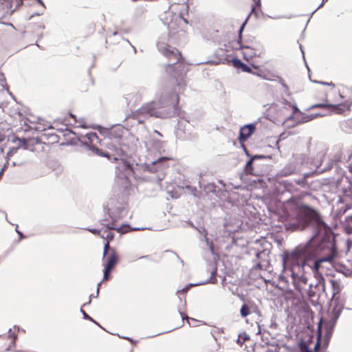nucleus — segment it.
Returning <instances> with one entry per match:
<instances>
[{
	"mask_svg": "<svg viewBox=\"0 0 352 352\" xmlns=\"http://www.w3.org/2000/svg\"><path fill=\"white\" fill-rule=\"evenodd\" d=\"M345 300L344 298L338 296L333 298L330 305L329 312V320L321 319L318 327L317 342L314 349L317 351L320 344L327 345L331 336L334 325L344 309Z\"/></svg>",
	"mask_w": 352,
	"mask_h": 352,
	"instance_id": "f257e3e1",
	"label": "nucleus"
},
{
	"mask_svg": "<svg viewBox=\"0 0 352 352\" xmlns=\"http://www.w3.org/2000/svg\"><path fill=\"white\" fill-rule=\"evenodd\" d=\"M268 111L272 116L274 114L276 119L281 118L288 112H292V118L300 122H309L319 116L318 114L305 115L296 105L287 101V99L278 98L270 106Z\"/></svg>",
	"mask_w": 352,
	"mask_h": 352,
	"instance_id": "f03ea898",
	"label": "nucleus"
},
{
	"mask_svg": "<svg viewBox=\"0 0 352 352\" xmlns=\"http://www.w3.org/2000/svg\"><path fill=\"white\" fill-rule=\"evenodd\" d=\"M188 14V7L186 5H182L175 12L166 13L164 23L166 24L169 35L177 39L185 34L186 29L188 26V21L185 15Z\"/></svg>",
	"mask_w": 352,
	"mask_h": 352,
	"instance_id": "7ed1b4c3",
	"label": "nucleus"
},
{
	"mask_svg": "<svg viewBox=\"0 0 352 352\" xmlns=\"http://www.w3.org/2000/svg\"><path fill=\"white\" fill-rule=\"evenodd\" d=\"M314 256L315 255L312 248L310 245H307L295 250L285 259V262H290L292 273H294L296 270L299 272H302L307 262L312 259Z\"/></svg>",
	"mask_w": 352,
	"mask_h": 352,
	"instance_id": "20e7f679",
	"label": "nucleus"
},
{
	"mask_svg": "<svg viewBox=\"0 0 352 352\" xmlns=\"http://www.w3.org/2000/svg\"><path fill=\"white\" fill-rule=\"evenodd\" d=\"M343 98V96L339 93L338 94L337 98L333 100L334 104H316L313 106V107H327L331 109V112H334L336 113H342L346 110L349 109V104L347 102H341V100Z\"/></svg>",
	"mask_w": 352,
	"mask_h": 352,
	"instance_id": "39448f33",
	"label": "nucleus"
},
{
	"mask_svg": "<svg viewBox=\"0 0 352 352\" xmlns=\"http://www.w3.org/2000/svg\"><path fill=\"white\" fill-rule=\"evenodd\" d=\"M157 47L162 54L167 56L170 60H173V62L179 60L180 53L175 48L160 42L158 43Z\"/></svg>",
	"mask_w": 352,
	"mask_h": 352,
	"instance_id": "423d86ee",
	"label": "nucleus"
},
{
	"mask_svg": "<svg viewBox=\"0 0 352 352\" xmlns=\"http://www.w3.org/2000/svg\"><path fill=\"white\" fill-rule=\"evenodd\" d=\"M21 4L22 0H0V8L8 14H11Z\"/></svg>",
	"mask_w": 352,
	"mask_h": 352,
	"instance_id": "0eeeda50",
	"label": "nucleus"
},
{
	"mask_svg": "<svg viewBox=\"0 0 352 352\" xmlns=\"http://www.w3.org/2000/svg\"><path fill=\"white\" fill-rule=\"evenodd\" d=\"M118 261V256L115 250H112L109 257L107 259V263L104 270L103 280H107L110 278L109 273Z\"/></svg>",
	"mask_w": 352,
	"mask_h": 352,
	"instance_id": "6e6552de",
	"label": "nucleus"
},
{
	"mask_svg": "<svg viewBox=\"0 0 352 352\" xmlns=\"http://www.w3.org/2000/svg\"><path fill=\"white\" fill-rule=\"evenodd\" d=\"M80 140L87 146H94V145L98 142V137L96 133L89 132L85 135L81 134Z\"/></svg>",
	"mask_w": 352,
	"mask_h": 352,
	"instance_id": "1a4fd4ad",
	"label": "nucleus"
},
{
	"mask_svg": "<svg viewBox=\"0 0 352 352\" xmlns=\"http://www.w3.org/2000/svg\"><path fill=\"white\" fill-rule=\"evenodd\" d=\"M255 130V125L252 124L245 125L241 128L239 140L241 142L245 141L253 133Z\"/></svg>",
	"mask_w": 352,
	"mask_h": 352,
	"instance_id": "9d476101",
	"label": "nucleus"
},
{
	"mask_svg": "<svg viewBox=\"0 0 352 352\" xmlns=\"http://www.w3.org/2000/svg\"><path fill=\"white\" fill-rule=\"evenodd\" d=\"M158 105V104L155 102H151L150 104H147L146 105L142 107L141 109L142 113H148L151 116H155L157 117H164V116H162L158 112L154 111V109Z\"/></svg>",
	"mask_w": 352,
	"mask_h": 352,
	"instance_id": "9b49d317",
	"label": "nucleus"
},
{
	"mask_svg": "<svg viewBox=\"0 0 352 352\" xmlns=\"http://www.w3.org/2000/svg\"><path fill=\"white\" fill-rule=\"evenodd\" d=\"M241 50L243 58L247 60L257 56L256 51L250 47H242Z\"/></svg>",
	"mask_w": 352,
	"mask_h": 352,
	"instance_id": "f8f14e48",
	"label": "nucleus"
},
{
	"mask_svg": "<svg viewBox=\"0 0 352 352\" xmlns=\"http://www.w3.org/2000/svg\"><path fill=\"white\" fill-rule=\"evenodd\" d=\"M253 67L256 69L257 71L255 72H253L252 71V74L256 75L257 76H259L265 80H271L272 77H274V75L270 74V72H267L265 70L261 69L258 68V66L253 65Z\"/></svg>",
	"mask_w": 352,
	"mask_h": 352,
	"instance_id": "ddd939ff",
	"label": "nucleus"
},
{
	"mask_svg": "<svg viewBox=\"0 0 352 352\" xmlns=\"http://www.w3.org/2000/svg\"><path fill=\"white\" fill-rule=\"evenodd\" d=\"M232 65L235 68L241 69V71L248 73H252V69L241 62L239 59L235 58L232 60Z\"/></svg>",
	"mask_w": 352,
	"mask_h": 352,
	"instance_id": "4468645a",
	"label": "nucleus"
},
{
	"mask_svg": "<svg viewBox=\"0 0 352 352\" xmlns=\"http://www.w3.org/2000/svg\"><path fill=\"white\" fill-rule=\"evenodd\" d=\"M333 259V255L330 254V255L324 256L320 259L317 260L314 263V270L316 272H318L319 270V269L321 267V265L322 263H324V262L331 263Z\"/></svg>",
	"mask_w": 352,
	"mask_h": 352,
	"instance_id": "2eb2a0df",
	"label": "nucleus"
},
{
	"mask_svg": "<svg viewBox=\"0 0 352 352\" xmlns=\"http://www.w3.org/2000/svg\"><path fill=\"white\" fill-rule=\"evenodd\" d=\"M125 131L126 130L123 127L120 126H117L114 129H113L111 133L113 134L118 132L117 136L120 137L125 133Z\"/></svg>",
	"mask_w": 352,
	"mask_h": 352,
	"instance_id": "dca6fc26",
	"label": "nucleus"
},
{
	"mask_svg": "<svg viewBox=\"0 0 352 352\" xmlns=\"http://www.w3.org/2000/svg\"><path fill=\"white\" fill-rule=\"evenodd\" d=\"M240 314L242 317H246L250 314V309L247 305L244 304L240 310Z\"/></svg>",
	"mask_w": 352,
	"mask_h": 352,
	"instance_id": "f3484780",
	"label": "nucleus"
},
{
	"mask_svg": "<svg viewBox=\"0 0 352 352\" xmlns=\"http://www.w3.org/2000/svg\"><path fill=\"white\" fill-rule=\"evenodd\" d=\"M187 321H188L189 325H191V326H197V325H198V323H201V321L196 320L193 318H187Z\"/></svg>",
	"mask_w": 352,
	"mask_h": 352,
	"instance_id": "a211bd4d",
	"label": "nucleus"
},
{
	"mask_svg": "<svg viewBox=\"0 0 352 352\" xmlns=\"http://www.w3.org/2000/svg\"><path fill=\"white\" fill-rule=\"evenodd\" d=\"M204 283H194V284H189L188 285L186 286L184 288L182 289V292H186L188 291V289L192 287V286H196V285H202L204 284Z\"/></svg>",
	"mask_w": 352,
	"mask_h": 352,
	"instance_id": "6ab92c4d",
	"label": "nucleus"
},
{
	"mask_svg": "<svg viewBox=\"0 0 352 352\" xmlns=\"http://www.w3.org/2000/svg\"><path fill=\"white\" fill-rule=\"evenodd\" d=\"M42 7V9L41 10L36 13V15H41V14H43L44 13V11H45V4L43 3V1L42 0H36Z\"/></svg>",
	"mask_w": 352,
	"mask_h": 352,
	"instance_id": "aec40b11",
	"label": "nucleus"
},
{
	"mask_svg": "<svg viewBox=\"0 0 352 352\" xmlns=\"http://www.w3.org/2000/svg\"><path fill=\"white\" fill-rule=\"evenodd\" d=\"M255 5L252 6V13L255 12L256 6H261V0H254Z\"/></svg>",
	"mask_w": 352,
	"mask_h": 352,
	"instance_id": "412c9836",
	"label": "nucleus"
},
{
	"mask_svg": "<svg viewBox=\"0 0 352 352\" xmlns=\"http://www.w3.org/2000/svg\"><path fill=\"white\" fill-rule=\"evenodd\" d=\"M109 248V242L107 241V243L104 244V246L103 256H105V255L107 254Z\"/></svg>",
	"mask_w": 352,
	"mask_h": 352,
	"instance_id": "4be33fe9",
	"label": "nucleus"
},
{
	"mask_svg": "<svg viewBox=\"0 0 352 352\" xmlns=\"http://www.w3.org/2000/svg\"><path fill=\"white\" fill-rule=\"evenodd\" d=\"M14 142L16 143L18 146H21L24 145V144H25V142L23 140L19 139V138H16V140H14Z\"/></svg>",
	"mask_w": 352,
	"mask_h": 352,
	"instance_id": "5701e85b",
	"label": "nucleus"
},
{
	"mask_svg": "<svg viewBox=\"0 0 352 352\" xmlns=\"http://www.w3.org/2000/svg\"><path fill=\"white\" fill-rule=\"evenodd\" d=\"M113 234H112L111 232H109L107 234L106 236H105V239H107V241H109H109L112 240V239H113Z\"/></svg>",
	"mask_w": 352,
	"mask_h": 352,
	"instance_id": "b1692460",
	"label": "nucleus"
},
{
	"mask_svg": "<svg viewBox=\"0 0 352 352\" xmlns=\"http://www.w3.org/2000/svg\"><path fill=\"white\" fill-rule=\"evenodd\" d=\"M80 311L82 314L84 318L91 320V318L85 313L84 310L81 309Z\"/></svg>",
	"mask_w": 352,
	"mask_h": 352,
	"instance_id": "393cba45",
	"label": "nucleus"
},
{
	"mask_svg": "<svg viewBox=\"0 0 352 352\" xmlns=\"http://www.w3.org/2000/svg\"><path fill=\"white\" fill-rule=\"evenodd\" d=\"M249 16H250V15L246 18L245 21L243 22V23L242 24V25H241V28H240V30H239V31H240V33H241V32H242V31H243V28H244V26H245V25L246 24L247 21L248 20Z\"/></svg>",
	"mask_w": 352,
	"mask_h": 352,
	"instance_id": "a878e982",
	"label": "nucleus"
},
{
	"mask_svg": "<svg viewBox=\"0 0 352 352\" xmlns=\"http://www.w3.org/2000/svg\"><path fill=\"white\" fill-rule=\"evenodd\" d=\"M96 152L98 155H104V156H105V157H109V155H108L107 153H104V154H103L102 153H100L98 148H96Z\"/></svg>",
	"mask_w": 352,
	"mask_h": 352,
	"instance_id": "bb28decb",
	"label": "nucleus"
},
{
	"mask_svg": "<svg viewBox=\"0 0 352 352\" xmlns=\"http://www.w3.org/2000/svg\"><path fill=\"white\" fill-rule=\"evenodd\" d=\"M168 192L170 195L171 197H173V198H177V197H179V195H174L173 193V192L170 191L169 190H168Z\"/></svg>",
	"mask_w": 352,
	"mask_h": 352,
	"instance_id": "cd10ccee",
	"label": "nucleus"
},
{
	"mask_svg": "<svg viewBox=\"0 0 352 352\" xmlns=\"http://www.w3.org/2000/svg\"><path fill=\"white\" fill-rule=\"evenodd\" d=\"M89 231H90L91 232H92L93 234H98V233H99L98 230H95V229L90 230Z\"/></svg>",
	"mask_w": 352,
	"mask_h": 352,
	"instance_id": "c85d7f7f",
	"label": "nucleus"
},
{
	"mask_svg": "<svg viewBox=\"0 0 352 352\" xmlns=\"http://www.w3.org/2000/svg\"><path fill=\"white\" fill-rule=\"evenodd\" d=\"M166 160V158H165V157H161V158H160V159L158 160L157 162H162V161H164V160Z\"/></svg>",
	"mask_w": 352,
	"mask_h": 352,
	"instance_id": "c756f323",
	"label": "nucleus"
},
{
	"mask_svg": "<svg viewBox=\"0 0 352 352\" xmlns=\"http://www.w3.org/2000/svg\"><path fill=\"white\" fill-rule=\"evenodd\" d=\"M100 285H101V282H100V283L98 284V287H97V293H98V292H99V288H100Z\"/></svg>",
	"mask_w": 352,
	"mask_h": 352,
	"instance_id": "7c9ffc66",
	"label": "nucleus"
},
{
	"mask_svg": "<svg viewBox=\"0 0 352 352\" xmlns=\"http://www.w3.org/2000/svg\"><path fill=\"white\" fill-rule=\"evenodd\" d=\"M251 164H252V160H250V161L247 163V166L250 165Z\"/></svg>",
	"mask_w": 352,
	"mask_h": 352,
	"instance_id": "2f4dec72",
	"label": "nucleus"
},
{
	"mask_svg": "<svg viewBox=\"0 0 352 352\" xmlns=\"http://www.w3.org/2000/svg\"><path fill=\"white\" fill-rule=\"evenodd\" d=\"M324 85H328L329 86H333V85L331 83H324Z\"/></svg>",
	"mask_w": 352,
	"mask_h": 352,
	"instance_id": "473e14b6",
	"label": "nucleus"
},
{
	"mask_svg": "<svg viewBox=\"0 0 352 352\" xmlns=\"http://www.w3.org/2000/svg\"><path fill=\"white\" fill-rule=\"evenodd\" d=\"M16 232H18V233H19V234L21 235V232H19V230H18L17 229H16Z\"/></svg>",
	"mask_w": 352,
	"mask_h": 352,
	"instance_id": "72a5a7b5",
	"label": "nucleus"
}]
</instances>
